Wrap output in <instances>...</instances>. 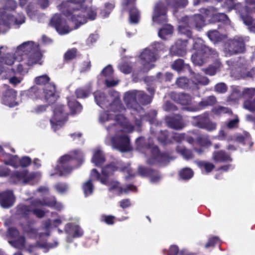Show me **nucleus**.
Returning a JSON list of instances; mask_svg holds the SVG:
<instances>
[{
	"label": "nucleus",
	"mask_w": 255,
	"mask_h": 255,
	"mask_svg": "<svg viewBox=\"0 0 255 255\" xmlns=\"http://www.w3.org/2000/svg\"><path fill=\"white\" fill-rule=\"evenodd\" d=\"M26 96L32 99H36L39 96V91L37 87L33 86L25 92Z\"/></svg>",
	"instance_id": "0e129e2a"
},
{
	"label": "nucleus",
	"mask_w": 255,
	"mask_h": 255,
	"mask_svg": "<svg viewBox=\"0 0 255 255\" xmlns=\"http://www.w3.org/2000/svg\"><path fill=\"white\" fill-rule=\"evenodd\" d=\"M164 120L167 126L174 130H181L186 126L182 116L180 114L167 116Z\"/></svg>",
	"instance_id": "f8f14e48"
},
{
	"label": "nucleus",
	"mask_w": 255,
	"mask_h": 255,
	"mask_svg": "<svg viewBox=\"0 0 255 255\" xmlns=\"http://www.w3.org/2000/svg\"><path fill=\"white\" fill-rule=\"evenodd\" d=\"M115 7V2H107L104 4V7L101 9L100 14L104 17H107Z\"/></svg>",
	"instance_id": "8fccbe9b"
},
{
	"label": "nucleus",
	"mask_w": 255,
	"mask_h": 255,
	"mask_svg": "<svg viewBox=\"0 0 255 255\" xmlns=\"http://www.w3.org/2000/svg\"><path fill=\"white\" fill-rule=\"evenodd\" d=\"M216 102V98L214 96L211 95L202 99L197 106L190 107L188 109L192 112L198 111L204 109L208 107L213 106Z\"/></svg>",
	"instance_id": "393cba45"
},
{
	"label": "nucleus",
	"mask_w": 255,
	"mask_h": 255,
	"mask_svg": "<svg viewBox=\"0 0 255 255\" xmlns=\"http://www.w3.org/2000/svg\"><path fill=\"white\" fill-rule=\"evenodd\" d=\"M155 172V169L140 166L138 168V172L142 177H150Z\"/></svg>",
	"instance_id": "052dcab7"
},
{
	"label": "nucleus",
	"mask_w": 255,
	"mask_h": 255,
	"mask_svg": "<svg viewBox=\"0 0 255 255\" xmlns=\"http://www.w3.org/2000/svg\"><path fill=\"white\" fill-rule=\"evenodd\" d=\"M3 48V46L0 47V74L4 71L5 65H12L15 61V57L12 54H2L1 50Z\"/></svg>",
	"instance_id": "bb28decb"
},
{
	"label": "nucleus",
	"mask_w": 255,
	"mask_h": 255,
	"mask_svg": "<svg viewBox=\"0 0 255 255\" xmlns=\"http://www.w3.org/2000/svg\"><path fill=\"white\" fill-rule=\"evenodd\" d=\"M49 77L45 74L36 77L34 79V82L36 84L39 85H44L45 86L48 84L50 81Z\"/></svg>",
	"instance_id": "69168bd1"
},
{
	"label": "nucleus",
	"mask_w": 255,
	"mask_h": 255,
	"mask_svg": "<svg viewBox=\"0 0 255 255\" xmlns=\"http://www.w3.org/2000/svg\"><path fill=\"white\" fill-rule=\"evenodd\" d=\"M193 48L196 50L191 56L192 62L196 65L202 66L207 62L210 56H215L217 52L215 50L203 44L200 41H195Z\"/></svg>",
	"instance_id": "f257e3e1"
},
{
	"label": "nucleus",
	"mask_w": 255,
	"mask_h": 255,
	"mask_svg": "<svg viewBox=\"0 0 255 255\" xmlns=\"http://www.w3.org/2000/svg\"><path fill=\"white\" fill-rule=\"evenodd\" d=\"M194 175V172L192 169L189 167H185L181 169L179 172L180 178L184 180H188L191 179Z\"/></svg>",
	"instance_id": "3c124183"
},
{
	"label": "nucleus",
	"mask_w": 255,
	"mask_h": 255,
	"mask_svg": "<svg viewBox=\"0 0 255 255\" xmlns=\"http://www.w3.org/2000/svg\"><path fill=\"white\" fill-rule=\"evenodd\" d=\"M136 149L140 151H144L148 149L151 151L152 148L155 145L151 138H145L143 136H139L135 140Z\"/></svg>",
	"instance_id": "a878e982"
},
{
	"label": "nucleus",
	"mask_w": 255,
	"mask_h": 255,
	"mask_svg": "<svg viewBox=\"0 0 255 255\" xmlns=\"http://www.w3.org/2000/svg\"><path fill=\"white\" fill-rule=\"evenodd\" d=\"M234 140L243 145L247 146L249 148L252 146L254 143L252 140L251 135L247 131L235 135Z\"/></svg>",
	"instance_id": "c85d7f7f"
},
{
	"label": "nucleus",
	"mask_w": 255,
	"mask_h": 255,
	"mask_svg": "<svg viewBox=\"0 0 255 255\" xmlns=\"http://www.w3.org/2000/svg\"><path fill=\"white\" fill-rule=\"evenodd\" d=\"M34 0H19V5L21 7L28 5L26 8V11L28 15H32L34 12V8L32 5Z\"/></svg>",
	"instance_id": "6e6d98bb"
},
{
	"label": "nucleus",
	"mask_w": 255,
	"mask_h": 255,
	"mask_svg": "<svg viewBox=\"0 0 255 255\" xmlns=\"http://www.w3.org/2000/svg\"><path fill=\"white\" fill-rule=\"evenodd\" d=\"M112 142L114 147L122 152L129 151L132 149L129 138L127 135L114 137L112 139Z\"/></svg>",
	"instance_id": "9d476101"
},
{
	"label": "nucleus",
	"mask_w": 255,
	"mask_h": 255,
	"mask_svg": "<svg viewBox=\"0 0 255 255\" xmlns=\"http://www.w3.org/2000/svg\"><path fill=\"white\" fill-rule=\"evenodd\" d=\"M70 161H62L61 157L59 159L60 165L57 166V170L60 175L69 174L72 171L73 167L69 165Z\"/></svg>",
	"instance_id": "e433bc0d"
},
{
	"label": "nucleus",
	"mask_w": 255,
	"mask_h": 255,
	"mask_svg": "<svg viewBox=\"0 0 255 255\" xmlns=\"http://www.w3.org/2000/svg\"><path fill=\"white\" fill-rule=\"evenodd\" d=\"M105 157L103 152L100 150H96L94 153L92 161L97 167H101L105 162Z\"/></svg>",
	"instance_id": "58836bf2"
},
{
	"label": "nucleus",
	"mask_w": 255,
	"mask_h": 255,
	"mask_svg": "<svg viewBox=\"0 0 255 255\" xmlns=\"http://www.w3.org/2000/svg\"><path fill=\"white\" fill-rule=\"evenodd\" d=\"M220 63L219 62L215 63L214 64L210 65L208 67L202 69V71L206 75L210 76L215 75L217 70L220 68Z\"/></svg>",
	"instance_id": "603ef678"
},
{
	"label": "nucleus",
	"mask_w": 255,
	"mask_h": 255,
	"mask_svg": "<svg viewBox=\"0 0 255 255\" xmlns=\"http://www.w3.org/2000/svg\"><path fill=\"white\" fill-rule=\"evenodd\" d=\"M35 176L34 174L29 173L26 170L22 171H15L10 175V181L13 184L22 181L24 184L33 180Z\"/></svg>",
	"instance_id": "ddd939ff"
},
{
	"label": "nucleus",
	"mask_w": 255,
	"mask_h": 255,
	"mask_svg": "<svg viewBox=\"0 0 255 255\" xmlns=\"http://www.w3.org/2000/svg\"><path fill=\"white\" fill-rule=\"evenodd\" d=\"M255 95V88H244L242 94V97L245 99H252Z\"/></svg>",
	"instance_id": "338daca9"
},
{
	"label": "nucleus",
	"mask_w": 255,
	"mask_h": 255,
	"mask_svg": "<svg viewBox=\"0 0 255 255\" xmlns=\"http://www.w3.org/2000/svg\"><path fill=\"white\" fill-rule=\"evenodd\" d=\"M117 171H118V164L114 162L103 167L101 171L102 175L101 183L106 185H108L109 177L113 175Z\"/></svg>",
	"instance_id": "f3484780"
},
{
	"label": "nucleus",
	"mask_w": 255,
	"mask_h": 255,
	"mask_svg": "<svg viewBox=\"0 0 255 255\" xmlns=\"http://www.w3.org/2000/svg\"><path fill=\"white\" fill-rule=\"evenodd\" d=\"M183 21H187L191 27H195L198 29H201L205 26V19L201 14H195L192 16H185L182 17Z\"/></svg>",
	"instance_id": "a211bd4d"
},
{
	"label": "nucleus",
	"mask_w": 255,
	"mask_h": 255,
	"mask_svg": "<svg viewBox=\"0 0 255 255\" xmlns=\"http://www.w3.org/2000/svg\"><path fill=\"white\" fill-rule=\"evenodd\" d=\"M128 12L130 23L134 24L138 23L140 18V13L139 11L134 4L129 8Z\"/></svg>",
	"instance_id": "37998d69"
},
{
	"label": "nucleus",
	"mask_w": 255,
	"mask_h": 255,
	"mask_svg": "<svg viewBox=\"0 0 255 255\" xmlns=\"http://www.w3.org/2000/svg\"><path fill=\"white\" fill-rule=\"evenodd\" d=\"M64 15L69 18L71 21L74 24V29H77L81 25L87 22V17L84 12L80 10L66 9L62 11Z\"/></svg>",
	"instance_id": "0eeeda50"
},
{
	"label": "nucleus",
	"mask_w": 255,
	"mask_h": 255,
	"mask_svg": "<svg viewBox=\"0 0 255 255\" xmlns=\"http://www.w3.org/2000/svg\"><path fill=\"white\" fill-rule=\"evenodd\" d=\"M197 165L200 168L204 169L207 173L211 172L215 167L212 163L205 161H198Z\"/></svg>",
	"instance_id": "680f3d73"
},
{
	"label": "nucleus",
	"mask_w": 255,
	"mask_h": 255,
	"mask_svg": "<svg viewBox=\"0 0 255 255\" xmlns=\"http://www.w3.org/2000/svg\"><path fill=\"white\" fill-rule=\"evenodd\" d=\"M1 14L0 18V25H3L7 29L10 28V24L13 22L14 24L19 25L25 22V17L22 13H18L16 16L3 13L0 11Z\"/></svg>",
	"instance_id": "1a4fd4ad"
},
{
	"label": "nucleus",
	"mask_w": 255,
	"mask_h": 255,
	"mask_svg": "<svg viewBox=\"0 0 255 255\" xmlns=\"http://www.w3.org/2000/svg\"><path fill=\"white\" fill-rule=\"evenodd\" d=\"M167 8L164 2L158 1L154 6L152 20L159 24H163L167 22Z\"/></svg>",
	"instance_id": "6e6552de"
},
{
	"label": "nucleus",
	"mask_w": 255,
	"mask_h": 255,
	"mask_svg": "<svg viewBox=\"0 0 255 255\" xmlns=\"http://www.w3.org/2000/svg\"><path fill=\"white\" fill-rule=\"evenodd\" d=\"M41 58L40 52L35 48L27 55H24V57H21L19 62L25 61L27 67L32 66L37 63Z\"/></svg>",
	"instance_id": "b1692460"
},
{
	"label": "nucleus",
	"mask_w": 255,
	"mask_h": 255,
	"mask_svg": "<svg viewBox=\"0 0 255 255\" xmlns=\"http://www.w3.org/2000/svg\"><path fill=\"white\" fill-rule=\"evenodd\" d=\"M109 186V190L112 191L116 190L117 194L120 196L123 194V188L120 186V183L118 181H112L108 185Z\"/></svg>",
	"instance_id": "864d4df0"
},
{
	"label": "nucleus",
	"mask_w": 255,
	"mask_h": 255,
	"mask_svg": "<svg viewBox=\"0 0 255 255\" xmlns=\"http://www.w3.org/2000/svg\"><path fill=\"white\" fill-rule=\"evenodd\" d=\"M49 25L54 28L60 35L68 33L72 30L68 24L66 19L61 13L54 14L51 18Z\"/></svg>",
	"instance_id": "7ed1b4c3"
},
{
	"label": "nucleus",
	"mask_w": 255,
	"mask_h": 255,
	"mask_svg": "<svg viewBox=\"0 0 255 255\" xmlns=\"http://www.w3.org/2000/svg\"><path fill=\"white\" fill-rule=\"evenodd\" d=\"M25 220V223H21L20 224L23 231L28 235H36L37 233V230L33 226L36 223L35 220L30 218Z\"/></svg>",
	"instance_id": "2f4dec72"
},
{
	"label": "nucleus",
	"mask_w": 255,
	"mask_h": 255,
	"mask_svg": "<svg viewBox=\"0 0 255 255\" xmlns=\"http://www.w3.org/2000/svg\"><path fill=\"white\" fill-rule=\"evenodd\" d=\"M176 150L178 153L181 154L183 157L187 160L191 159L194 157L192 150L185 147L178 146L176 148Z\"/></svg>",
	"instance_id": "5fc2aeb1"
},
{
	"label": "nucleus",
	"mask_w": 255,
	"mask_h": 255,
	"mask_svg": "<svg viewBox=\"0 0 255 255\" xmlns=\"http://www.w3.org/2000/svg\"><path fill=\"white\" fill-rule=\"evenodd\" d=\"M243 108L251 112H255V98L245 100Z\"/></svg>",
	"instance_id": "e2e57ef3"
},
{
	"label": "nucleus",
	"mask_w": 255,
	"mask_h": 255,
	"mask_svg": "<svg viewBox=\"0 0 255 255\" xmlns=\"http://www.w3.org/2000/svg\"><path fill=\"white\" fill-rule=\"evenodd\" d=\"M95 100L97 104L101 107L105 104L106 100V96L104 92L96 91L93 93Z\"/></svg>",
	"instance_id": "bf43d9fd"
},
{
	"label": "nucleus",
	"mask_w": 255,
	"mask_h": 255,
	"mask_svg": "<svg viewBox=\"0 0 255 255\" xmlns=\"http://www.w3.org/2000/svg\"><path fill=\"white\" fill-rule=\"evenodd\" d=\"M207 35L212 41L215 43L220 42L225 38L223 34L216 29L209 30L207 33Z\"/></svg>",
	"instance_id": "79ce46f5"
},
{
	"label": "nucleus",
	"mask_w": 255,
	"mask_h": 255,
	"mask_svg": "<svg viewBox=\"0 0 255 255\" xmlns=\"http://www.w3.org/2000/svg\"><path fill=\"white\" fill-rule=\"evenodd\" d=\"M78 50L76 48H72L68 49L64 55V60L66 62H68L76 58Z\"/></svg>",
	"instance_id": "4d7b16f0"
},
{
	"label": "nucleus",
	"mask_w": 255,
	"mask_h": 255,
	"mask_svg": "<svg viewBox=\"0 0 255 255\" xmlns=\"http://www.w3.org/2000/svg\"><path fill=\"white\" fill-rule=\"evenodd\" d=\"M201 12L207 16H212V20L214 22L226 23L229 20L227 14L224 13H217V9L214 7L210 6L206 8H202Z\"/></svg>",
	"instance_id": "dca6fc26"
},
{
	"label": "nucleus",
	"mask_w": 255,
	"mask_h": 255,
	"mask_svg": "<svg viewBox=\"0 0 255 255\" xmlns=\"http://www.w3.org/2000/svg\"><path fill=\"white\" fill-rule=\"evenodd\" d=\"M193 118L196 121L197 126L201 128L206 129L208 131H213L217 128L216 124L210 120L209 114L208 112H205L201 115L194 117Z\"/></svg>",
	"instance_id": "9b49d317"
},
{
	"label": "nucleus",
	"mask_w": 255,
	"mask_h": 255,
	"mask_svg": "<svg viewBox=\"0 0 255 255\" xmlns=\"http://www.w3.org/2000/svg\"><path fill=\"white\" fill-rule=\"evenodd\" d=\"M188 40L178 39L170 49V52L172 56H183L187 52V45Z\"/></svg>",
	"instance_id": "2eb2a0df"
},
{
	"label": "nucleus",
	"mask_w": 255,
	"mask_h": 255,
	"mask_svg": "<svg viewBox=\"0 0 255 255\" xmlns=\"http://www.w3.org/2000/svg\"><path fill=\"white\" fill-rule=\"evenodd\" d=\"M68 105L70 109L71 114H75L80 112L82 110V107L79 102L75 99L68 100Z\"/></svg>",
	"instance_id": "09e8293b"
},
{
	"label": "nucleus",
	"mask_w": 255,
	"mask_h": 255,
	"mask_svg": "<svg viewBox=\"0 0 255 255\" xmlns=\"http://www.w3.org/2000/svg\"><path fill=\"white\" fill-rule=\"evenodd\" d=\"M166 1L174 12H177L179 9L185 8L188 4V0H166Z\"/></svg>",
	"instance_id": "f704fd0d"
},
{
	"label": "nucleus",
	"mask_w": 255,
	"mask_h": 255,
	"mask_svg": "<svg viewBox=\"0 0 255 255\" xmlns=\"http://www.w3.org/2000/svg\"><path fill=\"white\" fill-rule=\"evenodd\" d=\"M182 23L178 26V29L181 34L186 35L188 38H191L192 37V32L190 24L187 23V21H183L182 19Z\"/></svg>",
	"instance_id": "a19ab883"
},
{
	"label": "nucleus",
	"mask_w": 255,
	"mask_h": 255,
	"mask_svg": "<svg viewBox=\"0 0 255 255\" xmlns=\"http://www.w3.org/2000/svg\"><path fill=\"white\" fill-rule=\"evenodd\" d=\"M151 157L147 160V163L154 164L156 162L166 164L171 159L170 154L168 152H161L157 146H154L151 149Z\"/></svg>",
	"instance_id": "423d86ee"
},
{
	"label": "nucleus",
	"mask_w": 255,
	"mask_h": 255,
	"mask_svg": "<svg viewBox=\"0 0 255 255\" xmlns=\"http://www.w3.org/2000/svg\"><path fill=\"white\" fill-rule=\"evenodd\" d=\"M17 92L9 86L4 84L1 87V101L2 104L10 108L18 105L16 102Z\"/></svg>",
	"instance_id": "39448f33"
},
{
	"label": "nucleus",
	"mask_w": 255,
	"mask_h": 255,
	"mask_svg": "<svg viewBox=\"0 0 255 255\" xmlns=\"http://www.w3.org/2000/svg\"><path fill=\"white\" fill-rule=\"evenodd\" d=\"M212 159L216 162H232L233 160L230 154L223 150L214 151Z\"/></svg>",
	"instance_id": "7c9ffc66"
},
{
	"label": "nucleus",
	"mask_w": 255,
	"mask_h": 255,
	"mask_svg": "<svg viewBox=\"0 0 255 255\" xmlns=\"http://www.w3.org/2000/svg\"><path fill=\"white\" fill-rule=\"evenodd\" d=\"M86 0H67L63 1L58 5V8L61 11H65L66 9L80 10L82 4Z\"/></svg>",
	"instance_id": "412c9836"
},
{
	"label": "nucleus",
	"mask_w": 255,
	"mask_h": 255,
	"mask_svg": "<svg viewBox=\"0 0 255 255\" xmlns=\"http://www.w3.org/2000/svg\"><path fill=\"white\" fill-rule=\"evenodd\" d=\"M156 55L155 49H145L140 55L141 59L143 60V65L155 61Z\"/></svg>",
	"instance_id": "c756f323"
},
{
	"label": "nucleus",
	"mask_w": 255,
	"mask_h": 255,
	"mask_svg": "<svg viewBox=\"0 0 255 255\" xmlns=\"http://www.w3.org/2000/svg\"><path fill=\"white\" fill-rule=\"evenodd\" d=\"M137 102L143 106L149 104L152 100V97L142 91H137Z\"/></svg>",
	"instance_id": "4c0bfd02"
},
{
	"label": "nucleus",
	"mask_w": 255,
	"mask_h": 255,
	"mask_svg": "<svg viewBox=\"0 0 255 255\" xmlns=\"http://www.w3.org/2000/svg\"><path fill=\"white\" fill-rule=\"evenodd\" d=\"M67 107L64 105H56L53 110V115L50 119V123L52 127L61 126L66 122L68 118V112Z\"/></svg>",
	"instance_id": "20e7f679"
},
{
	"label": "nucleus",
	"mask_w": 255,
	"mask_h": 255,
	"mask_svg": "<svg viewBox=\"0 0 255 255\" xmlns=\"http://www.w3.org/2000/svg\"><path fill=\"white\" fill-rule=\"evenodd\" d=\"M35 48L33 46V43L31 41L23 42L17 47L15 53L13 54L15 57V60L19 61L21 57H24V55H27L31 52Z\"/></svg>",
	"instance_id": "6ab92c4d"
},
{
	"label": "nucleus",
	"mask_w": 255,
	"mask_h": 255,
	"mask_svg": "<svg viewBox=\"0 0 255 255\" xmlns=\"http://www.w3.org/2000/svg\"><path fill=\"white\" fill-rule=\"evenodd\" d=\"M137 90L129 91L125 93L124 100L128 108L139 112L142 108L137 102Z\"/></svg>",
	"instance_id": "4468645a"
},
{
	"label": "nucleus",
	"mask_w": 255,
	"mask_h": 255,
	"mask_svg": "<svg viewBox=\"0 0 255 255\" xmlns=\"http://www.w3.org/2000/svg\"><path fill=\"white\" fill-rule=\"evenodd\" d=\"M32 206L27 205L23 204H20L15 208V216L19 219H24L28 220L32 214Z\"/></svg>",
	"instance_id": "5701e85b"
},
{
	"label": "nucleus",
	"mask_w": 255,
	"mask_h": 255,
	"mask_svg": "<svg viewBox=\"0 0 255 255\" xmlns=\"http://www.w3.org/2000/svg\"><path fill=\"white\" fill-rule=\"evenodd\" d=\"M189 79L185 77H179L176 81L177 86L182 89H188L189 88Z\"/></svg>",
	"instance_id": "774afa93"
},
{
	"label": "nucleus",
	"mask_w": 255,
	"mask_h": 255,
	"mask_svg": "<svg viewBox=\"0 0 255 255\" xmlns=\"http://www.w3.org/2000/svg\"><path fill=\"white\" fill-rule=\"evenodd\" d=\"M92 86L88 85L85 87L80 88L76 90L75 94L78 98H85L91 93Z\"/></svg>",
	"instance_id": "c03bdc74"
},
{
	"label": "nucleus",
	"mask_w": 255,
	"mask_h": 255,
	"mask_svg": "<svg viewBox=\"0 0 255 255\" xmlns=\"http://www.w3.org/2000/svg\"><path fill=\"white\" fill-rule=\"evenodd\" d=\"M115 120L118 123L128 131L129 132L133 131L134 129L133 126L131 125L123 115L120 114L116 115Z\"/></svg>",
	"instance_id": "c9c22d12"
},
{
	"label": "nucleus",
	"mask_w": 255,
	"mask_h": 255,
	"mask_svg": "<svg viewBox=\"0 0 255 255\" xmlns=\"http://www.w3.org/2000/svg\"><path fill=\"white\" fill-rule=\"evenodd\" d=\"M245 51V40L243 37L239 36H235L233 39H229L224 48L226 55L229 56L243 53Z\"/></svg>",
	"instance_id": "f03ea898"
},
{
	"label": "nucleus",
	"mask_w": 255,
	"mask_h": 255,
	"mask_svg": "<svg viewBox=\"0 0 255 255\" xmlns=\"http://www.w3.org/2000/svg\"><path fill=\"white\" fill-rule=\"evenodd\" d=\"M240 17L243 22L249 27L250 30L255 32V23H253V17L248 13L244 14L243 13H241Z\"/></svg>",
	"instance_id": "de8ad7c7"
},
{
	"label": "nucleus",
	"mask_w": 255,
	"mask_h": 255,
	"mask_svg": "<svg viewBox=\"0 0 255 255\" xmlns=\"http://www.w3.org/2000/svg\"><path fill=\"white\" fill-rule=\"evenodd\" d=\"M75 159L82 162L84 159L83 153L79 150H75L71 152L70 154H65L61 156L62 161H71Z\"/></svg>",
	"instance_id": "72a5a7b5"
},
{
	"label": "nucleus",
	"mask_w": 255,
	"mask_h": 255,
	"mask_svg": "<svg viewBox=\"0 0 255 255\" xmlns=\"http://www.w3.org/2000/svg\"><path fill=\"white\" fill-rule=\"evenodd\" d=\"M15 200V197L11 191L7 190L0 193V205L3 208L7 209L12 206Z\"/></svg>",
	"instance_id": "4be33fe9"
},
{
	"label": "nucleus",
	"mask_w": 255,
	"mask_h": 255,
	"mask_svg": "<svg viewBox=\"0 0 255 255\" xmlns=\"http://www.w3.org/2000/svg\"><path fill=\"white\" fill-rule=\"evenodd\" d=\"M8 242L13 248L22 250L25 246V238L23 236H20L14 240H9Z\"/></svg>",
	"instance_id": "ea45409f"
},
{
	"label": "nucleus",
	"mask_w": 255,
	"mask_h": 255,
	"mask_svg": "<svg viewBox=\"0 0 255 255\" xmlns=\"http://www.w3.org/2000/svg\"><path fill=\"white\" fill-rule=\"evenodd\" d=\"M44 96L45 102L48 105L54 103L57 100L56 94V87L53 83H49L43 89Z\"/></svg>",
	"instance_id": "aec40b11"
},
{
	"label": "nucleus",
	"mask_w": 255,
	"mask_h": 255,
	"mask_svg": "<svg viewBox=\"0 0 255 255\" xmlns=\"http://www.w3.org/2000/svg\"><path fill=\"white\" fill-rule=\"evenodd\" d=\"M82 189L85 197H87L92 194L94 186L92 183L91 179H89L84 183L82 186Z\"/></svg>",
	"instance_id": "13d9d810"
},
{
	"label": "nucleus",
	"mask_w": 255,
	"mask_h": 255,
	"mask_svg": "<svg viewBox=\"0 0 255 255\" xmlns=\"http://www.w3.org/2000/svg\"><path fill=\"white\" fill-rule=\"evenodd\" d=\"M222 243V242L219 237L212 236L209 238L208 242L204 245V248L205 249L213 248L216 246H219L220 249L221 250V245Z\"/></svg>",
	"instance_id": "a18cd8bd"
},
{
	"label": "nucleus",
	"mask_w": 255,
	"mask_h": 255,
	"mask_svg": "<svg viewBox=\"0 0 255 255\" xmlns=\"http://www.w3.org/2000/svg\"><path fill=\"white\" fill-rule=\"evenodd\" d=\"M171 98L176 103L181 105H188L191 101V97L188 94L185 93H172Z\"/></svg>",
	"instance_id": "473e14b6"
},
{
	"label": "nucleus",
	"mask_w": 255,
	"mask_h": 255,
	"mask_svg": "<svg viewBox=\"0 0 255 255\" xmlns=\"http://www.w3.org/2000/svg\"><path fill=\"white\" fill-rule=\"evenodd\" d=\"M157 140L162 144L165 145L172 143L169 137V132L167 130H161L157 135Z\"/></svg>",
	"instance_id": "49530a36"
},
{
	"label": "nucleus",
	"mask_w": 255,
	"mask_h": 255,
	"mask_svg": "<svg viewBox=\"0 0 255 255\" xmlns=\"http://www.w3.org/2000/svg\"><path fill=\"white\" fill-rule=\"evenodd\" d=\"M64 231L66 234L71 235L73 238H79L83 235V231L80 226L71 223L65 225Z\"/></svg>",
	"instance_id": "cd10ccee"
}]
</instances>
